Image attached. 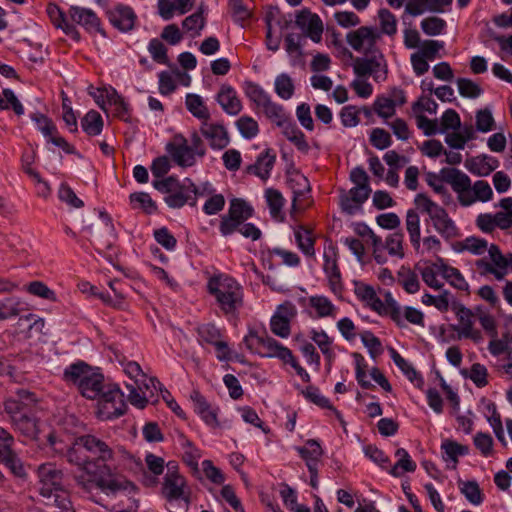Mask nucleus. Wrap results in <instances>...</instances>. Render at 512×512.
Here are the masks:
<instances>
[{"instance_id": "nucleus-25", "label": "nucleus", "mask_w": 512, "mask_h": 512, "mask_svg": "<svg viewBox=\"0 0 512 512\" xmlns=\"http://www.w3.org/2000/svg\"><path fill=\"white\" fill-rule=\"evenodd\" d=\"M69 15L73 22L81 25L86 30L95 32L101 31L100 19L91 9L71 6Z\"/></svg>"}, {"instance_id": "nucleus-35", "label": "nucleus", "mask_w": 512, "mask_h": 512, "mask_svg": "<svg viewBox=\"0 0 512 512\" xmlns=\"http://www.w3.org/2000/svg\"><path fill=\"white\" fill-rule=\"evenodd\" d=\"M289 184L293 191V208L300 209L302 207H298V202L310 193V183L307 177L297 172L289 178Z\"/></svg>"}, {"instance_id": "nucleus-51", "label": "nucleus", "mask_w": 512, "mask_h": 512, "mask_svg": "<svg viewBox=\"0 0 512 512\" xmlns=\"http://www.w3.org/2000/svg\"><path fill=\"white\" fill-rule=\"evenodd\" d=\"M441 449L444 452V460L453 461L454 466L457 464L459 456L466 455L469 452L468 446L459 444L452 440H445L441 445Z\"/></svg>"}, {"instance_id": "nucleus-11", "label": "nucleus", "mask_w": 512, "mask_h": 512, "mask_svg": "<svg viewBox=\"0 0 512 512\" xmlns=\"http://www.w3.org/2000/svg\"><path fill=\"white\" fill-rule=\"evenodd\" d=\"M415 204L428 214L434 229L444 239L451 240L459 236L458 227L442 206L432 201L425 194H418L415 197Z\"/></svg>"}, {"instance_id": "nucleus-10", "label": "nucleus", "mask_w": 512, "mask_h": 512, "mask_svg": "<svg viewBox=\"0 0 512 512\" xmlns=\"http://www.w3.org/2000/svg\"><path fill=\"white\" fill-rule=\"evenodd\" d=\"M166 151L178 166L184 168L195 165L197 158L206 154L205 145L196 132L190 136L189 141L182 134L174 135L166 144Z\"/></svg>"}, {"instance_id": "nucleus-58", "label": "nucleus", "mask_w": 512, "mask_h": 512, "mask_svg": "<svg viewBox=\"0 0 512 512\" xmlns=\"http://www.w3.org/2000/svg\"><path fill=\"white\" fill-rule=\"evenodd\" d=\"M420 25H421L422 31L426 35L436 36V35H440L444 31V29L446 27V22L442 18H439L436 16H430V17L424 18L421 21Z\"/></svg>"}, {"instance_id": "nucleus-46", "label": "nucleus", "mask_w": 512, "mask_h": 512, "mask_svg": "<svg viewBox=\"0 0 512 512\" xmlns=\"http://www.w3.org/2000/svg\"><path fill=\"white\" fill-rule=\"evenodd\" d=\"M403 242V233H391L386 237L385 243H382V250L386 249L390 256L402 259L405 256Z\"/></svg>"}, {"instance_id": "nucleus-28", "label": "nucleus", "mask_w": 512, "mask_h": 512, "mask_svg": "<svg viewBox=\"0 0 512 512\" xmlns=\"http://www.w3.org/2000/svg\"><path fill=\"white\" fill-rule=\"evenodd\" d=\"M276 161V155L271 149H266L261 152L254 164L246 168L247 173L254 174L262 180H267L270 177V172Z\"/></svg>"}, {"instance_id": "nucleus-61", "label": "nucleus", "mask_w": 512, "mask_h": 512, "mask_svg": "<svg viewBox=\"0 0 512 512\" xmlns=\"http://www.w3.org/2000/svg\"><path fill=\"white\" fill-rule=\"evenodd\" d=\"M461 127V120L459 114L453 110H446L440 120V133H444L448 130H459Z\"/></svg>"}, {"instance_id": "nucleus-18", "label": "nucleus", "mask_w": 512, "mask_h": 512, "mask_svg": "<svg viewBox=\"0 0 512 512\" xmlns=\"http://www.w3.org/2000/svg\"><path fill=\"white\" fill-rule=\"evenodd\" d=\"M323 259V270L327 276L329 288L333 294L341 296L343 283L338 265V252L334 245L329 244L328 247L324 249Z\"/></svg>"}, {"instance_id": "nucleus-9", "label": "nucleus", "mask_w": 512, "mask_h": 512, "mask_svg": "<svg viewBox=\"0 0 512 512\" xmlns=\"http://www.w3.org/2000/svg\"><path fill=\"white\" fill-rule=\"evenodd\" d=\"M153 187L159 192L167 194L164 201L170 208L179 209L186 204L194 207L197 203L199 191L190 179L180 182L176 177L169 176L153 181Z\"/></svg>"}, {"instance_id": "nucleus-60", "label": "nucleus", "mask_w": 512, "mask_h": 512, "mask_svg": "<svg viewBox=\"0 0 512 512\" xmlns=\"http://www.w3.org/2000/svg\"><path fill=\"white\" fill-rule=\"evenodd\" d=\"M369 141L373 147L384 150L391 146L392 138L389 132L383 128H374L370 132Z\"/></svg>"}, {"instance_id": "nucleus-5", "label": "nucleus", "mask_w": 512, "mask_h": 512, "mask_svg": "<svg viewBox=\"0 0 512 512\" xmlns=\"http://www.w3.org/2000/svg\"><path fill=\"white\" fill-rule=\"evenodd\" d=\"M243 342L252 353L261 357L278 358L282 362L290 364L304 382L310 381V375L300 366L292 351L274 338L266 334L259 335L256 331L251 330L244 337Z\"/></svg>"}, {"instance_id": "nucleus-20", "label": "nucleus", "mask_w": 512, "mask_h": 512, "mask_svg": "<svg viewBox=\"0 0 512 512\" xmlns=\"http://www.w3.org/2000/svg\"><path fill=\"white\" fill-rule=\"evenodd\" d=\"M13 444V436L7 430L0 427V461L5 463L15 475L20 476L24 473V469L20 459L12 450Z\"/></svg>"}, {"instance_id": "nucleus-39", "label": "nucleus", "mask_w": 512, "mask_h": 512, "mask_svg": "<svg viewBox=\"0 0 512 512\" xmlns=\"http://www.w3.org/2000/svg\"><path fill=\"white\" fill-rule=\"evenodd\" d=\"M391 357L395 365L407 376V378L415 383L417 387H421L424 384V380L421 375L414 369V367L405 360L395 349H390Z\"/></svg>"}, {"instance_id": "nucleus-6", "label": "nucleus", "mask_w": 512, "mask_h": 512, "mask_svg": "<svg viewBox=\"0 0 512 512\" xmlns=\"http://www.w3.org/2000/svg\"><path fill=\"white\" fill-rule=\"evenodd\" d=\"M161 494L167 502L170 512H187L191 504V489L186 478L178 472L173 463L167 464L163 478Z\"/></svg>"}, {"instance_id": "nucleus-38", "label": "nucleus", "mask_w": 512, "mask_h": 512, "mask_svg": "<svg viewBox=\"0 0 512 512\" xmlns=\"http://www.w3.org/2000/svg\"><path fill=\"white\" fill-rule=\"evenodd\" d=\"M265 199L272 218L275 220H283L282 209L285 204V199L281 192L274 188H268L265 190Z\"/></svg>"}, {"instance_id": "nucleus-13", "label": "nucleus", "mask_w": 512, "mask_h": 512, "mask_svg": "<svg viewBox=\"0 0 512 512\" xmlns=\"http://www.w3.org/2000/svg\"><path fill=\"white\" fill-rule=\"evenodd\" d=\"M253 208L245 200L234 198L230 201L228 213L221 217L219 230L223 236L233 234L246 220L253 216Z\"/></svg>"}, {"instance_id": "nucleus-7", "label": "nucleus", "mask_w": 512, "mask_h": 512, "mask_svg": "<svg viewBox=\"0 0 512 512\" xmlns=\"http://www.w3.org/2000/svg\"><path fill=\"white\" fill-rule=\"evenodd\" d=\"M63 378L66 382L76 385L80 394L90 400L97 399L106 385L104 376L84 362L74 363L67 367L64 370Z\"/></svg>"}, {"instance_id": "nucleus-4", "label": "nucleus", "mask_w": 512, "mask_h": 512, "mask_svg": "<svg viewBox=\"0 0 512 512\" xmlns=\"http://www.w3.org/2000/svg\"><path fill=\"white\" fill-rule=\"evenodd\" d=\"M207 291L224 315H235L244 305V289L233 277L219 273L207 282Z\"/></svg>"}, {"instance_id": "nucleus-14", "label": "nucleus", "mask_w": 512, "mask_h": 512, "mask_svg": "<svg viewBox=\"0 0 512 512\" xmlns=\"http://www.w3.org/2000/svg\"><path fill=\"white\" fill-rule=\"evenodd\" d=\"M451 309L458 320V325L453 327V330L457 332L458 337L460 339H470L474 343H481L483 341L482 332L474 326L476 311L473 312L460 302H454L451 305Z\"/></svg>"}, {"instance_id": "nucleus-26", "label": "nucleus", "mask_w": 512, "mask_h": 512, "mask_svg": "<svg viewBox=\"0 0 512 512\" xmlns=\"http://www.w3.org/2000/svg\"><path fill=\"white\" fill-rule=\"evenodd\" d=\"M194 404L195 412L200 415L202 420L211 427H218L217 410L212 408L206 398L197 390H194L190 396Z\"/></svg>"}, {"instance_id": "nucleus-29", "label": "nucleus", "mask_w": 512, "mask_h": 512, "mask_svg": "<svg viewBox=\"0 0 512 512\" xmlns=\"http://www.w3.org/2000/svg\"><path fill=\"white\" fill-rule=\"evenodd\" d=\"M41 496L45 498V505L53 512H74L70 494L65 487Z\"/></svg>"}, {"instance_id": "nucleus-57", "label": "nucleus", "mask_w": 512, "mask_h": 512, "mask_svg": "<svg viewBox=\"0 0 512 512\" xmlns=\"http://www.w3.org/2000/svg\"><path fill=\"white\" fill-rule=\"evenodd\" d=\"M373 109L375 113L383 119L391 118L396 113L395 103H393L389 97L384 96L376 98Z\"/></svg>"}, {"instance_id": "nucleus-45", "label": "nucleus", "mask_w": 512, "mask_h": 512, "mask_svg": "<svg viewBox=\"0 0 512 512\" xmlns=\"http://www.w3.org/2000/svg\"><path fill=\"white\" fill-rule=\"evenodd\" d=\"M100 217L104 221L105 230L107 231L108 237L107 239H100L98 234L95 235L96 250L100 254H105L108 250L113 248L115 235L113 225L111 224V219L108 214L101 212Z\"/></svg>"}, {"instance_id": "nucleus-63", "label": "nucleus", "mask_w": 512, "mask_h": 512, "mask_svg": "<svg viewBox=\"0 0 512 512\" xmlns=\"http://www.w3.org/2000/svg\"><path fill=\"white\" fill-rule=\"evenodd\" d=\"M443 48L444 43L442 41L425 40L421 43L417 52L429 61H433L437 58L439 51Z\"/></svg>"}, {"instance_id": "nucleus-21", "label": "nucleus", "mask_w": 512, "mask_h": 512, "mask_svg": "<svg viewBox=\"0 0 512 512\" xmlns=\"http://www.w3.org/2000/svg\"><path fill=\"white\" fill-rule=\"evenodd\" d=\"M295 23L304 31V37H309L315 43L321 41L323 23L317 14H313L309 10H302L296 15Z\"/></svg>"}, {"instance_id": "nucleus-8", "label": "nucleus", "mask_w": 512, "mask_h": 512, "mask_svg": "<svg viewBox=\"0 0 512 512\" xmlns=\"http://www.w3.org/2000/svg\"><path fill=\"white\" fill-rule=\"evenodd\" d=\"M352 284L354 294L358 300L379 315L389 316L398 327L403 328L404 323L401 316V307L394 300L390 292L385 294V301L383 302L377 296L373 286L359 280H354Z\"/></svg>"}, {"instance_id": "nucleus-34", "label": "nucleus", "mask_w": 512, "mask_h": 512, "mask_svg": "<svg viewBox=\"0 0 512 512\" xmlns=\"http://www.w3.org/2000/svg\"><path fill=\"white\" fill-rule=\"evenodd\" d=\"M405 226L409 235L410 243L416 252H420L421 233L420 217L415 210H408L406 213Z\"/></svg>"}, {"instance_id": "nucleus-59", "label": "nucleus", "mask_w": 512, "mask_h": 512, "mask_svg": "<svg viewBox=\"0 0 512 512\" xmlns=\"http://www.w3.org/2000/svg\"><path fill=\"white\" fill-rule=\"evenodd\" d=\"M381 31L384 34L393 36L397 32V19L388 9H380L378 11Z\"/></svg>"}, {"instance_id": "nucleus-47", "label": "nucleus", "mask_w": 512, "mask_h": 512, "mask_svg": "<svg viewBox=\"0 0 512 512\" xmlns=\"http://www.w3.org/2000/svg\"><path fill=\"white\" fill-rule=\"evenodd\" d=\"M81 127L90 136L99 135L103 129V120L101 115L95 110H90L82 118Z\"/></svg>"}, {"instance_id": "nucleus-37", "label": "nucleus", "mask_w": 512, "mask_h": 512, "mask_svg": "<svg viewBox=\"0 0 512 512\" xmlns=\"http://www.w3.org/2000/svg\"><path fill=\"white\" fill-rule=\"evenodd\" d=\"M203 14V9L200 7L198 11L189 15L182 21L184 32L188 33L192 38L200 36L206 25V19Z\"/></svg>"}, {"instance_id": "nucleus-27", "label": "nucleus", "mask_w": 512, "mask_h": 512, "mask_svg": "<svg viewBox=\"0 0 512 512\" xmlns=\"http://www.w3.org/2000/svg\"><path fill=\"white\" fill-rule=\"evenodd\" d=\"M216 100L229 115H238L242 110V103L237 96V92L229 85H222L220 87Z\"/></svg>"}, {"instance_id": "nucleus-41", "label": "nucleus", "mask_w": 512, "mask_h": 512, "mask_svg": "<svg viewBox=\"0 0 512 512\" xmlns=\"http://www.w3.org/2000/svg\"><path fill=\"white\" fill-rule=\"evenodd\" d=\"M382 56L371 58H356L353 63L354 73L359 77L369 76L377 72L381 65Z\"/></svg>"}, {"instance_id": "nucleus-22", "label": "nucleus", "mask_w": 512, "mask_h": 512, "mask_svg": "<svg viewBox=\"0 0 512 512\" xmlns=\"http://www.w3.org/2000/svg\"><path fill=\"white\" fill-rule=\"evenodd\" d=\"M378 38L379 34L376 29L369 26H361L350 31L346 36L347 43L357 52L370 50Z\"/></svg>"}, {"instance_id": "nucleus-44", "label": "nucleus", "mask_w": 512, "mask_h": 512, "mask_svg": "<svg viewBox=\"0 0 512 512\" xmlns=\"http://www.w3.org/2000/svg\"><path fill=\"white\" fill-rule=\"evenodd\" d=\"M187 110L196 118L207 121L210 113L202 98L197 94H188L185 99Z\"/></svg>"}, {"instance_id": "nucleus-3", "label": "nucleus", "mask_w": 512, "mask_h": 512, "mask_svg": "<svg viewBox=\"0 0 512 512\" xmlns=\"http://www.w3.org/2000/svg\"><path fill=\"white\" fill-rule=\"evenodd\" d=\"M442 177L462 207H470L476 202H488L493 198V190L487 181L477 180L472 183L470 177L457 168H442Z\"/></svg>"}, {"instance_id": "nucleus-33", "label": "nucleus", "mask_w": 512, "mask_h": 512, "mask_svg": "<svg viewBox=\"0 0 512 512\" xmlns=\"http://www.w3.org/2000/svg\"><path fill=\"white\" fill-rule=\"evenodd\" d=\"M294 235L297 246L302 251V253L307 257L315 258L314 245L316 237L314 236L312 230L303 226H299L295 229Z\"/></svg>"}, {"instance_id": "nucleus-55", "label": "nucleus", "mask_w": 512, "mask_h": 512, "mask_svg": "<svg viewBox=\"0 0 512 512\" xmlns=\"http://www.w3.org/2000/svg\"><path fill=\"white\" fill-rule=\"evenodd\" d=\"M459 488L461 493L464 494L470 503L474 505H479L482 503V493L476 481L461 482Z\"/></svg>"}, {"instance_id": "nucleus-48", "label": "nucleus", "mask_w": 512, "mask_h": 512, "mask_svg": "<svg viewBox=\"0 0 512 512\" xmlns=\"http://www.w3.org/2000/svg\"><path fill=\"white\" fill-rule=\"evenodd\" d=\"M309 305L315 309L318 317H329L335 316L336 307L333 303L325 296H311L309 298Z\"/></svg>"}, {"instance_id": "nucleus-56", "label": "nucleus", "mask_w": 512, "mask_h": 512, "mask_svg": "<svg viewBox=\"0 0 512 512\" xmlns=\"http://www.w3.org/2000/svg\"><path fill=\"white\" fill-rule=\"evenodd\" d=\"M27 292L31 295L37 296L42 299H46L52 302L57 301V295L55 291L50 289L44 282L42 281H32L27 286Z\"/></svg>"}, {"instance_id": "nucleus-1", "label": "nucleus", "mask_w": 512, "mask_h": 512, "mask_svg": "<svg viewBox=\"0 0 512 512\" xmlns=\"http://www.w3.org/2000/svg\"><path fill=\"white\" fill-rule=\"evenodd\" d=\"M78 484L87 492L100 491L105 498L96 499L97 503L105 502V506L114 512H135L137 501L135 500L136 488L121 476H100L97 479L84 481L83 476H77Z\"/></svg>"}, {"instance_id": "nucleus-15", "label": "nucleus", "mask_w": 512, "mask_h": 512, "mask_svg": "<svg viewBox=\"0 0 512 512\" xmlns=\"http://www.w3.org/2000/svg\"><path fill=\"white\" fill-rule=\"evenodd\" d=\"M40 495H49L65 487V474L56 463L46 462L36 469Z\"/></svg>"}, {"instance_id": "nucleus-12", "label": "nucleus", "mask_w": 512, "mask_h": 512, "mask_svg": "<svg viewBox=\"0 0 512 512\" xmlns=\"http://www.w3.org/2000/svg\"><path fill=\"white\" fill-rule=\"evenodd\" d=\"M97 399L98 414L102 419L118 418L126 412L124 394L115 384H106Z\"/></svg>"}, {"instance_id": "nucleus-53", "label": "nucleus", "mask_w": 512, "mask_h": 512, "mask_svg": "<svg viewBox=\"0 0 512 512\" xmlns=\"http://www.w3.org/2000/svg\"><path fill=\"white\" fill-rule=\"evenodd\" d=\"M183 461L193 470H198V461L201 458V451L191 441L184 439L182 443Z\"/></svg>"}, {"instance_id": "nucleus-43", "label": "nucleus", "mask_w": 512, "mask_h": 512, "mask_svg": "<svg viewBox=\"0 0 512 512\" xmlns=\"http://www.w3.org/2000/svg\"><path fill=\"white\" fill-rule=\"evenodd\" d=\"M244 92L247 98L261 109L271 100V96L262 87L251 81L245 82Z\"/></svg>"}, {"instance_id": "nucleus-52", "label": "nucleus", "mask_w": 512, "mask_h": 512, "mask_svg": "<svg viewBox=\"0 0 512 512\" xmlns=\"http://www.w3.org/2000/svg\"><path fill=\"white\" fill-rule=\"evenodd\" d=\"M262 110L266 117L274 122L278 127L290 118L283 106L272 101V99L262 108Z\"/></svg>"}, {"instance_id": "nucleus-42", "label": "nucleus", "mask_w": 512, "mask_h": 512, "mask_svg": "<svg viewBox=\"0 0 512 512\" xmlns=\"http://www.w3.org/2000/svg\"><path fill=\"white\" fill-rule=\"evenodd\" d=\"M395 455L398 460L391 468L390 474L395 477H399L404 472H414L416 470V463L412 461L410 455L404 448H399Z\"/></svg>"}, {"instance_id": "nucleus-2", "label": "nucleus", "mask_w": 512, "mask_h": 512, "mask_svg": "<svg viewBox=\"0 0 512 512\" xmlns=\"http://www.w3.org/2000/svg\"><path fill=\"white\" fill-rule=\"evenodd\" d=\"M38 399L35 393L26 389H17L6 397L2 407L14 428L24 437L37 440L39 434L38 420L34 416Z\"/></svg>"}, {"instance_id": "nucleus-36", "label": "nucleus", "mask_w": 512, "mask_h": 512, "mask_svg": "<svg viewBox=\"0 0 512 512\" xmlns=\"http://www.w3.org/2000/svg\"><path fill=\"white\" fill-rule=\"evenodd\" d=\"M310 338L317 344L325 356L328 367H330L336 357L332 348V339L326 334L324 330L315 329L310 332Z\"/></svg>"}, {"instance_id": "nucleus-62", "label": "nucleus", "mask_w": 512, "mask_h": 512, "mask_svg": "<svg viewBox=\"0 0 512 512\" xmlns=\"http://www.w3.org/2000/svg\"><path fill=\"white\" fill-rule=\"evenodd\" d=\"M106 97L108 103L114 106V115L126 121L128 119V105L124 99L115 90L107 93Z\"/></svg>"}, {"instance_id": "nucleus-32", "label": "nucleus", "mask_w": 512, "mask_h": 512, "mask_svg": "<svg viewBox=\"0 0 512 512\" xmlns=\"http://www.w3.org/2000/svg\"><path fill=\"white\" fill-rule=\"evenodd\" d=\"M297 451L305 460L309 471H314L315 467H318V463L322 457L323 450L316 440L310 439L306 441L303 447L297 448Z\"/></svg>"}, {"instance_id": "nucleus-16", "label": "nucleus", "mask_w": 512, "mask_h": 512, "mask_svg": "<svg viewBox=\"0 0 512 512\" xmlns=\"http://www.w3.org/2000/svg\"><path fill=\"white\" fill-rule=\"evenodd\" d=\"M90 460L96 462L97 478L110 471L109 462L114 458L112 448L102 439L94 435H83Z\"/></svg>"}, {"instance_id": "nucleus-24", "label": "nucleus", "mask_w": 512, "mask_h": 512, "mask_svg": "<svg viewBox=\"0 0 512 512\" xmlns=\"http://www.w3.org/2000/svg\"><path fill=\"white\" fill-rule=\"evenodd\" d=\"M200 131L213 149H224L229 144V135L222 124L203 121Z\"/></svg>"}, {"instance_id": "nucleus-17", "label": "nucleus", "mask_w": 512, "mask_h": 512, "mask_svg": "<svg viewBox=\"0 0 512 512\" xmlns=\"http://www.w3.org/2000/svg\"><path fill=\"white\" fill-rule=\"evenodd\" d=\"M66 458L70 464L77 466L90 476V479H97V465L89 458L83 436L75 439L72 446L67 450Z\"/></svg>"}, {"instance_id": "nucleus-40", "label": "nucleus", "mask_w": 512, "mask_h": 512, "mask_svg": "<svg viewBox=\"0 0 512 512\" xmlns=\"http://www.w3.org/2000/svg\"><path fill=\"white\" fill-rule=\"evenodd\" d=\"M356 232L362 237H368L373 247V257L378 264H384L387 261L384 253H382V239L377 236L368 226L361 225Z\"/></svg>"}, {"instance_id": "nucleus-30", "label": "nucleus", "mask_w": 512, "mask_h": 512, "mask_svg": "<svg viewBox=\"0 0 512 512\" xmlns=\"http://www.w3.org/2000/svg\"><path fill=\"white\" fill-rule=\"evenodd\" d=\"M465 167L476 176H488L498 167V161L493 157L481 155L467 159Z\"/></svg>"}, {"instance_id": "nucleus-54", "label": "nucleus", "mask_w": 512, "mask_h": 512, "mask_svg": "<svg viewBox=\"0 0 512 512\" xmlns=\"http://www.w3.org/2000/svg\"><path fill=\"white\" fill-rule=\"evenodd\" d=\"M236 126L241 135L246 139L254 138L259 133L257 121L250 116H241L236 121Z\"/></svg>"}, {"instance_id": "nucleus-31", "label": "nucleus", "mask_w": 512, "mask_h": 512, "mask_svg": "<svg viewBox=\"0 0 512 512\" xmlns=\"http://www.w3.org/2000/svg\"><path fill=\"white\" fill-rule=\"evenodd\" d=\"M46 12L56 28L62 29L65 34L71 36L75 40H79L78 31L72 24L68 23L64 13L57 5L52 3L48 4Z\"/></svg>"}, {"instance_id": "nucleus-49", "label": "nucleus", "mask_w": 512, "mask_h": 512, "mask_svg": "<svg viewBox=\"0 0 512 512\" xmlns=\"http://www.w3.org/2000/svg\"><path fill=\"white\" fill-rule=\"evenodd\" d=\"M440 270L443 278H445L451 286L461 291H468L469 285L458 269L448 265H442Z\"/></svg>"}, {"instance_id": "nucleus-19", "label": "nucleus", "mask_w": 512, "mask_h": 512, "mask_svg": "<svg viewBox=\"0 0 512 512\" xmlns=\"http://www.w3.org/2000/svg\"><path fill=\"white\" fill-rule=\"evenodd\" d=\"M296 314V307L291 302L279 305L270 320L272 333L278 337L287 338L291 333L290 323Z\"/></svg>"}, {"instance_id": "nucleus-64", "label": "nucleus", "mask_w": 512, "mask_h": 512, "mask_svg": "<svg viewBox=\"0 0 512 512\" xmlns=\"http://www.w3.org/2000/svg\"><path fill=\"white\" fill-rule=\"evenodd\" d=\"M197 332L200 340L207 344H216L221 338L220 330L212 323L199 326Z\"/></svg>"}, {"instance_id": "nucleus-23", "label": "nucleus", "mask_w": 512, "mask_h": 512, "mask_svg": "<svg viewBox=\"0 0 512 512\" xmlns=\"http://www.w3.org/2000/svg\"><path fill=\"white\" fill-rule=\"evenodd\" d=\"M109 22L113 27L122 32H127L133 29L137 16L134 10L124 4H117L106 12Z\"/></svg>"}, {"instance_id": "nucleus-50", "label": "nucleus", "mask_w": 512, "mask_h": 512, "mask_svg": "<svg viewBox=\"0 0 512 512\" xmlns=\"http://www.w3.org/2000/svg\"><path fill=\"white\" fill-rule=\"evenodd\" d=\"M274 86L276 94L284 100H288L294 95V81L286 73H281L276 77Z\"/></svg>"}]
</instances>
